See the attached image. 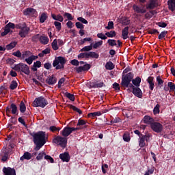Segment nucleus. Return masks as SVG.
<instances>
[{
  "label": "nucleus",
  "mask_w": 175,
  "mask_h": 175,
  "mask_svg": "<svg viewBox=\"0 0 175 175\" xmlns=\"http://www.w3.org/2000/svg\"><path fill=\"white\" fill-rule=\"evenodd\" d=\"M65 58L62 57H57L55 59L53 63V66L56 68V69H62L64 68V65H65Z\"/></svg>",
  "instance_id": "20e7f679"
},
{
  "label": "nucleus",
  "mask_w": 175,
  "mask_h": 175,
  "mask_svg": "<svg viewBox=\"0 0 175 175\" xmlns=\"http://www.w3.org/2000/svg\"><path fill=\"white\" fill-rule=\"evenodd\" d=\"M51 17L53 18V20H55L56 21H59L60 23H62L64 21V16L61 14L55 15L54 14H51Z\"/></svg>",
  "instance_id": "5701e85b"
},
{
  "label": "nucleus",
  "mask_w": 175,
  "mask_h": 175,
  "mask_svg": "<svg viewBox=\"0 0 175 175\" xmlns=\"http://www.w3.org/2000/svg\"><path fill=\"white\" fill-rule=\"evenodd\" d=\"M97 38H98L99 39H102L103 40H106V39H107V37L102 33H98L97 34Z\"/></svg>",
  "instance_id": "5fc2aeb1"
},
{
  "label": "nucleus",
  "mask_w": 175,
  "mask_h": 175,
  "mask_svg": "<svg viewBox=\"0 0 175 175\" xmlns=\"http://www.w3.org/2000/svg\"><path fill=\"white\" fill-rule=\"evenodd\" d=\"M46 83H47V84H49L50 85H53L55 84V83H57V78H55V77H54V75L51 76L46 79Z\"/></svg>",
  "instance_id": "412c9836"
},
{
  "label": "nucleus",
  "mask_w": 175,
  "mask_h": 175,
  "mask_svg": "<svg viewBox=\"0 0 175 175\" xmlns=\"http://www.w3.org/2000/svg\"><path fill=\"white\" fill-rule=\"evenodd\" d=\"M40 42L42 44H47V43H49V38L46 36H41L40 38Z\"/></svg>",
  "instance_id": "2f4dec72"
},
{
  "label": "nucleus",
  "mask_w": 175,
  "mask_h": 175,
  "mask_svg": "<svg viewBox=\"0 0 175 175\" xmlns=\"http://www.w3.org/2000/svg\"><path fill=\"white\" fill-rule=\"evenodd\" d=\"M106 36L108 38H114L116 36V31H111L105 33Z\"/></svg>",
  "instance_id": "a19ab883"
},
{
  "label": "nucleus",
  "mask_w": 175,
  "mask_h": 175,
  "mask_svg": "<svg viewBox=\"0 0 175 175\" xmlns=\"http://www.w3.org/2000/svg\"><path fill=\"white\" fill-rule=\"evenodd\" d=\"M167 34V31H162L159 36V39H163V38H165V36H166Z\"/></svg>",
  "instance_id": "338daca9"
},
{
  "label": "nucleus",
  "mask_w": 175,
  "mask_h": 175,
  "mask_svg": "<svg viewBox=\"0 0 175 175\" xmlns=\"http://www.w3.org/2000/svg\"><path fill=\"white\" fill-rule=\"evenodd\" d=\"M99 58V55L95 52H88V58Z\"/></svg>",
  "instance_id": "473e14b6"
},
{
  "label": "nucleus",
  "mask_w": 175,
  "mask_h": 175,
  "mask_svg": "<svg viewBox=\"0 0 175 175\" xmlns=\"http://www.w3.org/2000/svg\"><path fill=\"white\" fill-rule=\"evenodd\" d=\"M157 81L159 85H163V80L159 76L157 77Z\"/></svg>",
  "instance_id": "774afa93"
},
{
  "label": "nucleus",
  "mask_w": 175,
  "mask_h": 175,
  "mask_svg": "<svg viewBox=\"0 0 175 175\" xmlns=\"http://www.w3.org/2000/svg\"><path fill=\"white\" fill-rule=\"evenodd\" d=\"M44 159H46V161H48V162H51V163H54V159H53V157H51V156H49V155H44Z\"/></svg>",
  "instance_id": "603ef678"
},
{
  "label": "nucleus",
  "mask_w": 175,
  "mask_h": 175,
  "mask_svg": "<svg viewBox=\"0 0 175 175\" xmlns=\"http://www.w3.org/2000/svg\"><path fill=\"white\" fill-rule=\"evenodd\" d=\"M54 25H55L56 29H57V31H61V29H62V25L61 24V23L55 21Z\"/></svg>",
  "instance_id": "c9c22d12"
},
{
  "label": "nucleus",
  "mask_w": 175,
  "mask_h": 175,
  "mask_svg": "<svg viewBox=\"0 0 175 175\" xmlns=\"http://www.w3.org/2000/svg\"><path fill=\"white\" fill-rule=\"evenodd\" d=\"M132 79H133V77L131 73H128L125 76H123L121 83L122 87H125L126 88H128V87H131V85H129V83H131V81H132Z\"/></svg>",
  "instance_id": "39448f33"
},
{
  "label": "nucleus",
  "mask_w": 175,
  "mask_h": 175,
  "mask_svg": "<svg viewBox=\"0 0 175 175\" xmlns=\"http://www.w3.org/2000/svg\"><path fill=\"white\" fill-rule=\"evenodd\" d=\"M5 27H8L9 29H10V28L11 29H14V28H16V25H14V23H12L10 22L8 24H7Z\"/></svg>",
  "instance_id": "0e129e2a"
},
{
  "label": "nucleus",
  "mask_w": 175,
  "mask_h": 175,
  "mask_svg": "<svg viewBox=\"0 0 175 175\" xmlns=\"http://www.w3.org/2000/svg\"><path fill=\"white\" fill-rule=\"evenodd\" d=\"M77 20H78V21H80L83 24H88V21L87 20H85V18H84L83 17H78Z\"/></svg>",
  "instance_id": "e2e57ef3"
},
{
  "label": "nucleus",
  "mask_w": 175,
  "mask_h": 175,
  "mask_svg": "<svg viewBox=\"0 0 175 175\" xmlns=\"http://www.w3.org/2000/svg\"><path fill=\"white\" fill-rule=\"evenodd\" d=\"M154 16V11L150 10L145 14V18L150 19Z\"/></svg>",
  "instance_id": "4c0bfd02"
},
{
  "label": "nucleus",
  "mask_w": 175,
  "mask_h": 175,
  "mask_svg": "<svg viewBox=\"0 0 175 175\" xmlns=\"http://www.w3.org/2000/svg\"><path fill=\"white\" fill-rule=\"evenodd\" d=\"M53 143L65 148L66 147V143H68V139L64 137L57 136L54 138Z\"/></svg>",
  "instance_id": "0eeeda50"
},
{
  "label": "nucleus",
  "mask_w": 175,
  "mask_h": 175,
  "mask_svg": "<svg viewBox=\"0 0 175 175\" xmlns=\"http://www.w3.org/2000/svg\"><path fill=\"white\" fill-rule=\"evenodd\" d=\"M157 6H158L157 0H150L149 2L147 3L146 8V9H154Z\"/></svg>",
  "instance_id": "4468645a"
},
{
  "label": "nucleus",
  "mask_w": 175,
  "mask_h": 175,
  "mask_svg": "<svg viewBox=\"0 0 175 175\" xmlns=\"http://www.w3.org/2000/svg\"><path fill=\"white\" fill-rule=\"evenodd\" d=\"M130 88H133V94H134L135 96H137V98H142V96H143V92H142V90H140V88H135V86L132 84H130Z\"/></svg>",
  "instance_id": "f8f14e48"
},
{
  "label": "nucleus",
  "mask_w": 175,
  "mask_h": 175,
  "mask_svg": "<svg viewBox=\"0 0 175 175\" xmlns=\"http://www.w3.org/2000/svg\"><path fill=\"white\" fill-rule=\"evenodd\" d=\"M3 172L5 175H16V170L10 167H4Z\"/></svg>",
  "instance_id": "f3484780"
},
{
  "label": "nucleus",
  "mask_w": 175,
  "mask_h": 175,
  "mask_svg": "<svg viewBox=\"0 0 175 175\" xmlns=\"http://www.w3.org/2000/svg\"><path fill=\"white\" fill-rule=\"evenodd\" d=\"M168 9L171 12H174L175 10V0H168L167 1Z\"/></svg>",
  "instance_id": "4be33fe9"
},
{
  "label": "nucleus",
  "mask_w": 175,
  "mask_h": 175,
  "mask_svg": "<svg viewBox=\"0 0 175 175\" xmlns=\"http://www.w3.org/2000/svg\"><path fill=\"white\" fill-rule=\"evenodd\" d=\"M106 29H114V23L113 21H109L107 27H105Z\"/></svg>",
  "instance_id": "3c124183"
},
{
  "label": "nucleus",
  "mask_w": 175,
  "mask_h": 175,
  "mask_svg": "<svg viewBox=\"0 0 175 175\" xmlns=\"http://www.w3.org/2000/svg\"><path fill=\"white\" fill-rule=\"evenodd\" d=\"M32 158V154L31 153L26 152L24 153V154L21 157V161H24V159H27V161H29Z\"/></svg>",
  "instance_id": "bb28decb"
},
{
  "label": "nucleus",
  "mask_w": 175,
  "mask_h": 175,
  "mask_svg": "<svg viewBox=\"0 0 175 175\" xmlns=\"http://www.w3.org/2000/svg\"><path fill=\"white\" fill-rule=\"evenodd\" d=\"M12 113V114H18V110L17 109V105L15 104H11L10 107H7L6 108V113L7 114H10V113Z\"/></svg>",
  "instance_id": "1a4fd4ad"
},
{
  "label": "nucleus",
  "mask_w": 175,
  "mask_h": 175,
  "mask_svg": "<svg viewBox=\"0 0 175 175\" xmlns=\"http://www.w3.org/2000/svg\"><path fill=\"white\" fill-rule=\"evenodd\" d=\"M92 50V45L86 46L81 49V51H90Z\"/></svg>",
  "instance_id": "680f3d73"
},
{
  "label": "nucleus",
  "mask_w": 175,
  "mask_h": 175,
  "mask_svg": "<svg viewBox=\"0 0 175 175\" xmlns=\"http://www.w3.org/2000/svg\"><path fill=\"white\" fill-rule=\"evenodd\" d=\"M143 122L144 124L151 126V124L154 122V118L148 116H145L143 118Z\"/></svg>",
  "instance_id": "aec40b11"
},
{
  "label": "nucleus",
  "mask_w": 175,
  "mask_h": 175,
  "mask_svg": "<svg viewBox=\"0 0 175 175\" xmlns=\"http://www.w3.org/2000/svg\"><path fill=\"white\" fill-rule=\"evenodd\" d=\"M25 16H31L32 17H36L38 16V12L33 8H27L23 12Z\"/></svg>",
  "instance_id": "9d476101"
},
{
  "label": "nucleus",
  "mask_w": 175,
  "mask_h": 175,
  "mask_svg": "<svg viewBox=\"0 0 175 175\" xmlns=\"http://www.w3.org/2000/svg\"><path fill=\"white\" fill-rule=\"evenodd\" d=\"M45 155H46V154H44V153H40V154L36 157L37 161H40V160L43 159V157H44Z\"/></svg>",
  "instance_id": "69168bd1"
},
{
  "label": "nucleus",
  "mask_w": 175,
  "mask_h": 175,
  "mask_svg": "<svg viewBox=\"0 0 175 175\" xmlns=\"http://www.w3.org/2000/svg\"><path fill=\"white\" fill-rule=\"evenodd\" d=\"M78 58H88V52L80 53L78 55Z\"/></svg>",
  "instance_id": "4d7b16f0"
},
{
  "label": "nucleus",
  "mask_w": 175,
  "mask_h": 175,
  "mask_svg": "<svg viewBox=\"0 0 175 175\" xmlns=\"http://www.w3.org/2000/svg\"><path fill=\"white\" fill-rule=\"evenodd\" d=\"M77 125V126H83V128H87V121L79 119Z\"/></svg>",
  "instance_id": "c85d7f7f"
},
{
  "label": "nucleus",
  "mask_w": 175,
  "mask_h": 175,
  "mask_svg": "<svg viewBox=\"0 0 175 175\" xmlns=\"http://www.w3.org/2000/svg\"><path fill=\"white\" fill-rule=\"evenodd\" d=\"M49 105V103L46 101V98L42 96L36 98L33 102V107H42V109L46 107Z\"/></svg>",
  "instance_id": "f03ea898"
},
{
  "label": "nucleus",
  "mask_w": 175,
  "mask_h": 175,
  "mask_svg": "<svg viewBox=\"0 0 175 175\" xmlns=\"http://www.w3.org/2000/svg\"><path fill=\"white\" fill-rule=\"evenodd\" d=\"M35 59H38V56L31 55L30 57L25 59V62L29 65H31V64H32V62H33V61H35Z\"/></svg>",
  "instance_id": "b1692460"
},
{
  "label": "nucleus",
  "mask_w": 175,
  "mask_h": 175,
  "mask_svg": "<svg viewBox=\"0 0 175 175\" xmlns=\"http://www.w3.org/2000/svg\"><path fill=\"white\" fill-rule=\"evenodd\" d=\"M105 68L108 70H111V69H114V64L111 62H108L105 65Z\"/></svg>",
  "instance_id": "72a5a7b5"
},
{
  "label": "nucleus",
  "mask_w": 175,
  "mask_h": 175,
  "mask_svg": "<svg viewBox=\"0 0 175 175\" xmlns=\"http://www.w3.org/2000/svg\"><path fill=\"white\" fill-rule=\"evenodd\" d=\"M13 154V150L9 148H3L2 150V162H6L10 156Z\"/></svg>",
  "instance_id": "423d86ee"
},
{
  "label": "nucleus",
  "mask_w": 175,
  "mask_h": 175,
  "mask_svg": "<svg viewBox=\"0 0 175 175\" xmlns=\"http://www.w3.org/2000/svg\"><path fill=\"white\" fill-rule=\"evenodd\" d=\"M52 49L53 50H58V42L57 41V39H55L52 42Z\"/></svg>",
  "instance_id": "58836bf2"
},
{
  "label": "nucleus",
  "mask_w": 175,
  "mask_h": 175,
  "mask_svg": "<svg viewBox=\"0 0 175 175\" xmlns=\"http://www.w3.org/2000/svg\"><path fill=\"white\" fill-rule=\"evenodd\" d=\"M10 31V29L5 26L4 28V31L1 33V36H6V35H8V33H9Z\"/></svg>",
  "instance_id": "de8ad7c7"
},
{
  "label": "nucleus",
  "mask_w": 175,
  "mask_h": 175,
  "mask_svg": "<svg viewBox=\"0 0 175 175\" xmlns=\"http://www.w3.org/2000/svg\"><path fill=\"white\" fill-rule=\"evenodd\" d=\"M33 142L36 144L35 150L36 151H39L44 144H46V139L47 137L46 136V133L43 131H39L33 135Z\"/></svg>",
  "instance_id": "f257e3e1"
},
{
  "label": "nucleus",
  "mask_w": 175,
  "mask_h": 175,
  "mask_svg": "<svg viewBox=\"0 0 175 175\" xmlns=\"http://www.w3.org/2000/svg\"><path fill=\"white\" fill-rule=\"evenodd\" d=\"M167 87L170 88V91H174L175 84L173 82H168Z\"/></svg>",
  "instance_id": "a18cd8bd"
},
{
  "label": "nucleus",
  "mask_w": 175,
  "mask_h": 175,
  "mask_svg": "<svg viewBox=\"0 0 175 175\" xmlns=\"http://www.w3.org/2000/svg\"><path fill=\"white\" fill-rule=\"evenodd\" d=\"M139 147H141V148H143V147H146V146H147L146 139L142 136L139 137Z\"/></svg>",
  "instance_id": "a878e982"
},
{
  "label": "nucleus",
  "mask_w": 175,
  "mask_h": 175,
  "mask_svg": "<svg viewBox=\"0 0 175 175\" xmlns=\"http://www.w3.org/2000/svg\"><path fill=\"white\" fill-rule=\"evenodd\" d=\"M129 35V27H126L122 30V38L124 40L128 39Z\"/></svg>",
  "instance_id": "6ab92c4d"
},
{
  "label": "nucleus",
  "mask_w": 175,
  "mask_h": 175,
  "mask_svg": "<svg viewBox=\"0 0 175 175\" xmlns=\"http://www.w3.org/2000/svg\"><path fill=\"white\" fill-rule=\"evenodd\" d=\"M160 107H161V105H159V104H157L154 108L153 109V114L157 115V114H159V112H160Z\"/></svg>",
  "instance_id": "f704fd0d"
},
{
  "label": "nucleus",
  "mask_w": 175,
  "mask_h": 175,
  "mask_svg": "<svg viewBox=\"0 0 175 175\" xmlns=\"http://www.w3.org/2000/svg\"><path fill=\"white\" fill-rule=\"evenodd\" d=\"M142 137L144 138V139L147 142H150V140L151 139V137H152V135L151 134H146L145 135H142Z\"/></svg>",
  "instance_id": "052dcab7"
},
{
  "label": "nucleus",
  "mask_w": 175,
  "mask_h": 175,
  "mask_svg": "<svg viewBox=\"0 0 175 175\" xmlns=\"http://www.w3.org/2000/svg\"><path fill=\"white\" fill-rule=\"evenodd\" d=\"M28 32H29V27L25 26L21 28V31H19V36L21 38H25L28 35Z\"/></svg>",
  "instance_id": "2eb2a0df"
},
{
  "label": "nucleus",
  "mask_w": 175,
  "mask_h": 175,
  "mask_svg": "<svg viewBox=\"0 0 175 175\" xmlns=\"http://www.w3.org/2000/svg\"><path fill=\"white\" fill-rule=\"evenodd\" d=\"M31 55H32V53L27 51L22 54V58H29V57H31Z\"/></svg>",
  "instance_id": "ea45409f"
},
{
  "label": "nucleus",
  "mask_w": 175,
  "mask_h": 175,
  "mask_svg": "<svg viewBox=\"0 0 175 175\" xmlns=\"http://www.w3.org/2000/svg\"><path fill=\"white\" fill-rule=\"evenodd\" d=\"M49 130L51 132H59L61 131V128L56 127L55 126H50Z\"/></svg>",
  "instance_id": "c03bdc74"
},
{
  "label": "nucleus",
  "mask_w": 175,
  "mask_h": 175,
  "mask_svg": "<svg viewBox=\"0 0 175 175\" xmlns=\"http://www.w3.org/2000/svg\"><path fill=\"white\" fill-rule=\"evenodd\" d=\"M72 132L73 131L72 130V127H66L61 131V134L64 137H68V136H69V135H70V133H72Z\"/></svg>",
  "instance_id": "dca6fc26"
},
{
  "label": "nucleus",
  "mask_w": 175,
  "mask_h": 175,
  "mask_svg": "<svg viewBox=\"0 0 175 175\" xmlns=\"http://www.w3.org/2000/svg\"><path fill=\"white\" fill-rule=\"evenodd\" d=\"M10 31V29L5 26L4 28V31L1 33V36H6V35H8V33H9Z\"/></svg>",
  "instance_id": "8fccbe9b"
},
{
  "label": "nucleus",
  "mask_w": 175,
  "mask_h": 175,
  "mask_svg": "<svg viewBox=\"0 0 175 175\" xmlns=\"http://www.w3.org/2000/svg\"><path fill=\"white\" fill-rule=\"evenodd\" d=\"M49 18V15L46 12H43L40 15V22L43 24L46 19Z\"/></svg>",
  "instance_id": "393cba45"
},
{
  "label": "nucleus",
  "mask_w": 175,
  "mask_h": 175,
  "mask_svg": "<svg viewBox=\"0 0 175 175\" xmlns=\"http://www.w3.org/2000/svg\"><path fill=\"white\" fill-rule=\"evenodd\" d=\"M141 82H142V79H140V77H137L136 79H133L132 81L133 84L136 87H139Z\"/></svg>",
  "instance_id": "c756f323"
},
{
  "label": "nucleus",
  "mask_w": 175,
  "mask_h": 175,
  "mask_svg": "<svg viewBox=\"0 0 175 175\" xmlns=\"http://www.w3.org/2000/svg\"><path fill=\"white\" fill-rule=\"evenodd\" d=\"M64 17H66L67 20H69L70 21L73 20V17L72 16V14L66 12L64 14Z\"/></svg>",
  "instance_id": "13d9d810"
},
{
  "label": "nucleus",
  "mask_w": 175,
  "mask_h": 175,
  "mask_svg": "<svg viewBox=\"0 0 175 175\" xmlns=\"http://www.w3.org/2000/svg\"><path fill=\"white\" fill-rule=\"evenodd\" d=\"M91 68V66L90 64H84L82 66H79L76 68V70L77 73H81V72H87L88 70H90Z\"/></svg>",
  "instance_id": "ddd939ff"
},
{
  "label": "nucleus",
  "mask_w": 175,
  "mask_h": 175,
  "mask_svg": "<svg viewBox=\"0 0 175 175\" xmlns=\"http://www.w3.org/2000/svg\"><path fill=\"white\" fill-rule=\"evenodd\" d=\"M107 43L109 46H117V41L116 40H108Z\"/></svg>",
  "instance_id": "864d4df0"
},
{
  "label": "nucleus",
  "mask_w": 175,
  "mask_h": 175,
  "mask_svg": "<svg viewBox=\"0 0 175 175\" xmlns=\"http://www.w3.org/2000/svg\"><path fill=\"white\" fill-rule=\"evenodd\" d=\"M100 116H102V113L97 111L88 113V117H89V118H95V117H99Z\"/></svg>",
  "instance_id": "cd10ccee"
},
{
  "label": "nucleus",
  "mask_w": 175,
  "mask_h": 175,
  "mask_svg": "<svg viewBox=\"0 0 175 175\" xmlns=\"http://www.w3.org/2000/svg\"><path fill=\"white\" fill-rule=\"evenodd\" d=\"M10 31V29L5 26L4 28V31L1 33V36H6V35H8V33H9Z\"/></svg>",
  "instance_id": "49530a36"
},
{
  "label": "nucleus",
  "mask_w": 175,
  "mask_h": 175,
  "mask_svg": "<svg viewBox=\"0 0 175 175\" xmlns=\"http://www.w3.org/2000/svg\"><path fill=\"white\" fill-rule=\"evenodd\" d=\"M102 44H103V41L100 40L94 44L93 46H92V47H93V49H98V47H100Z\"/></svg>",
  "instance_id": "37998d69"
},
{
  "label": "nucleus",
  "mask_w": 175,
  "mask_h": 175,
  "mask_svg": "<svg viewBox=\"0 0 175 175\" xmlns=\"http://www.w3.org/2000/svg\"><path fill=\"white\" fill-rule=\"evenodd\" d=\"M21 113H25V110H27V107L24 103V101H21L19 105Z\"/></svg>",
  "instance_id": "7c9ffc66"
},
{
  "label": "nucleus",
  "mask_w": 175,
  "mask_h": 175,
  "mask_svg": "<svg viewBox=\"0 0 175 175\" xmlns=\"http://www.w3.org/2000/svg\"><path fill=\"white\" fill-rule=\"evenodd\" d=\"M133 9L135 13H141V14H144L147 12L144 5L139 6L137 5H133Z\"/></svg>",
  "instance_id": "9b49d317"
},
{
  "label": "nucleus",
  "mask_w": 175,
  "mask_h": 175,
  "mask_svg": "<svg viewBox=\"0 0 175 175\" xmlns=\"http://www.w3.org/2000/svg\"><path fill=\"white\" fill-rule=\"evenodd\" d=\"M10 31V29L5 26L4 28V31L1 33V36H6V35H8V33H9Z\"/></svg>",
  "instance_id": "09e8293b"
},
{
  "label": "nucleus",
  "mask_w": 175,
  "mask_h": 175,
  "mask_svg": "<svg viewBox=\"0 0 175 175\" xmlns=\"http://www.w3.org/2000/svg\"><path fill=\"white\" fill-rule=\"evenodd\" d=\"M59 158L63 162H69L70 161V156H69V153L68 152L60 154Z\"/></svg>",
  "instance_id": "a211bd4d"
},
{
  "label": "nucleus",
  "mask_w": 175,
  "mask_h": 175,
  "mask_svg": "<svg viewBox=\"0 0 175 175\" xmlns=\"http://www.w3.org/2000/svg\"><path fill=\"white\" fill-rule=\"evenodd\" d=\"M13 69L16 72H23L25 75H29V67L25 64L20 63L16 64Z\"/></svg>",
  "instance_id": "7ed1b4c3"
},
{
  "label": "nucleus",
  "mask_w": 175,
  "mask_h": 175,
  "mask_svg": "<svg viewBox=\"0 0 175 175\" xmlns=\"http://www.w3.org/2000/svg\"><path fill=\"white\" fill-rule=\"evenodd\" d=\"M17 85H18L17 81H13L10 85L11 90H16V88H17Z\"/></svg>",
  "instance_id": "6e6d98bb"
},
{
  "label": "nucleus",
  "mask_w": 175,
  "mask_h": 175,
  "mask_svg": "<svg viewBox=\"0 0 175 175\" xmlns=\"http://www.w3.org/2000/svg\"><path fill=\"white\" fill-rule=\"evenodd\" d=\"M123 140L127 142L131 141V136L129 135V133H125L123 135Z\"/></svg>",
  "instance_id": "79ce46f5"
},
{
  "label": "nucleus",
  "mask_w": 175,
  "mask_h": 175,
  "mask_svg": "<svg viewBox=\"0 0 175 175\" xmlns=\"http://www.w3.org/2000/svg\"><path fill=\"white\" fill-rule=\"evenodd\" d=\"M150 128L152 131L156 132V133H161V132L163 131V126L158 122H154L150 125Z\"/></svg>",
  "instance_id": "6e6552de"
},
{
  "label": "nucleus",
  "mask_w": 175,
  "mask_h": 175,
  "mask_svg": "<svg viewBox=\"0 0 175 175\" xmlns=\"http://www.w3.org/2000/svg\"><path fill=\"white\" fill-rule=\"evenodd\" d=\"M66 96L70 99V100H72V102L75 101V95L70 94V93H66Z\"/></svg>",
  "instance_id": "bf43d9fd"
},
{
  "label": "nucleus",
  "mask_w": 175,
  "mask_h": 175,
  "mask_svg": "<svg viewBox=\"0 0 175 175\" xmlns=\"http://www.w3.org/2000/svg\"><path fill=\"white\" fill-rule=\"evenodd\" d=\"M17 46V42H12L10 44L7 45L8 50H12V49H14Z\"/></svg>",
  "instance_id": "e433bc0d"
}]
</instances>
